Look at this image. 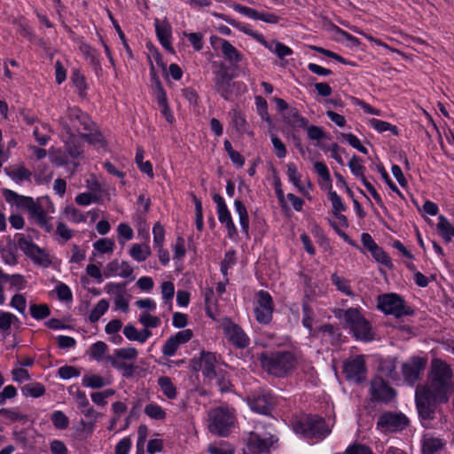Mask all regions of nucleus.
<instances>
[{"mask_svg": "<svg viewBox=\"0 0 454 454\" xmlns=\"http://www.w3.org/2000/svg\"><path fill=\"white\" fill-rule=\"evenodd\" d=\"M452 377V370L447 363L438 358L432 360L428 382L419 385L415 391L417 410L423 422L434 418L437 403L449 401L454 388Z\"/></svg>", "mask_w": 454, "mask_h": 454, "instance_id": "nucleus-1", "label": "nucleus"}, {"mask_svg": "<svg viewBox=\"0 0 454 454\" xmlns=\"http://www.w3.org/2000/svg\"><path fill=\"white\" fill-rule=\"evenodd\" d=\"M59 122L62 129L63 137L75 138L76 135L80 134L88 143L98 147L105 146L106 141L98 128L90 117L81 109L76 107L68 108L60 116Z\"/></svg>", "mask_w": 454, "mask_h": 454, "instance_id": "nucleus-2", "label": "nucleus"}, {"mask_svg": "<svg viewBox=\"0 0 454 454\" xmlns=\"http://www.w3.org/2000/svg\"><path fill=\"white\" fill-rule=\"evenodd\" d=\"M334 316L343 320L344 328L348 329L349 333L356 340L370 341L374 339V333L370 322L364 317L357 308H348L347 309L334 310Z\"/></svg>", "mask_w": 454, "mask_h": 454, "instance_id": "nucleus-3", "label": "nucleus"}, {"mask_svg": "<svg viewBox=\"0 0 454 454\" xmlns=\"http://www.w3.org/2000/svg\"><path fill=\"white\" fill-rule=\"evenodd\" d=\"M258 360L261 366L270 374L285 377L295 367V356L290 351L262 352Z\"/></svg>", "mask_w": 454, "mask_h": 454, "instance_id": "nucleus-4", "label": "nucleus"}, {"mask_svg": "<svg viewBox=\"0 0 454 454\" xmlns=\"http://www.w3.org/2000/svg\"><path fill=\"white\" fill-rule=\"evenodd\" d=\"M234 411L227 406H219L208 412V429L211 433L226 436L234 425Z\"/></svg>", "mask_w": 454, "mask_h": 454, "instance_id": "nucleus-5", "label": "nucleus"}, {"mask_svg": "<svg viewBox=\"0 0 454 454\" xmlns=\"http://www.w3.org/2000/svg\"><path fill=\"white\" fill-rule=\"evenodd\" d=\"M294 430L305 438L316 441L324 439L330 430L325 419L318 416H306L295 422Z\"/></svg>", "mask_w": 454, "mask_h": 454, "instance_id": "nucleus-6", "label": "nucleus"}, {"mask_svg": "<svg viewBox=\"0 0 454 454\" xmlns=\"http://www.w3.org/2000/svg\"><path fill=\"white\" fill-rule=\"evenodd\" d=\"M377 308L384 314L392 315L395 318L414 314V310L406 305L403 297L395 293L379 295L377 298Z\"/></svg>", "mask_w": 454, "mask_h": 454, "instance_id": "nucleus-7", "label": "nucleus"}, {"mask_svg": "<svg viewBox=\"0 0 454 454\" xmlns=\"http://www.w3.org/2000/svg\"><path fill=\"white\" fill-rule=\"evenodd\" d=\"M137 355L138 352L135 348H121L114 349L113 355L106 356V361L108 362L112 367L120 371L123 377L130 378L135 372V366L125 361L135 360Z\"/></svg>", "mask_w": 454, "mask_h": 454, "instance_id": "nucleus-8", "label": "nucleus"}, {"mask_svg": "<svg viewBox=\"0 0 454 454\" xmlns=\"http://www.w3.org/2000/svg\"><path fill=\"white\" fill-rule=\"evenodd\" d=\"M278 439L267 432H252L247 439L244 454H269Z\"/></svg>", "mask_w": 454, "mask_h": 454, "instance_id": "nucleus-9", "label": "nucleus"}, {"mask_svg": "<svg viewBox=\"0 0 454 454\" xmlns=\"http://www.w3.org/2000/svg\"><path fill=\"white\" fill-rule=\"evenodd\" d=\"M409 419L402 412L385 411L377 420V428L383 433L403 431L409 425Z\"/></svg>", "mask_w": 454, "mask_h": 454, "instance_id": "nucleus-10", "label": "nucleus"}, {"mask_svg": "<svg viewBox=\"0 0 454 454\" xmlns=\"http://www.w3.org/2000/svg\"><path fill=\"white\" fill-rule=\"evenodd\" d=\"M228 342L236 348L244 349L250 345V338L243 329L229 318H224L220 325Z\"/></svg>", "mask_w": 454, "mask_h": 454, "instance_id": "nucleus-11", "label": "nucleus"}, {"mask_svg": "<svg viewBox=\"0 0 454 454\" xmlns=\"http://www.w3.org/2000/svg\"><path fill=\"white\" fill-rule=\"evenodd\" d=\"M274 304L269 292L260 290L255 296L254 314L260 324L267 325L272 320Z\"/></svg>", "mask_w": 454, "mask_h": 454, "instance_id": "nucleus-12", "label": "nucleus"}, {"mask_svg": "<svg viewBox=\"0 0 454 454\" xmlns=\"http://www.w3.org/2000/svg\"><path fill=\"white\" fill-rule=\"evenodd\" d=\"M239 30L255 39L258 43H260L272 53L276 54L279 59H284L285 57L293 54V50L290 47L277 40L266 41L262 34L254 31L247 26L240 27Z\"/></svg>", "mask_w": 454, "mask_h": 454, "instance_id": "nucleus-13", "label": "nucleus"}, {"mask_svg": "<svg viewBox=\"0 0 454 454\" xmlns=\"http://www.w3.org/2000/svg\"><path fill=\"white\" fill-rule=\"evenodd\" d=\"M371 399L376 403H389L396 395L395 390L380 377H374L370 383Z\"/></svg>", "mask_w": 454, "mask_h": 454, "instance_id": "nucleus-14", "label": "nucleus"}, {"mask_svg": "<svg viewBox=\"0 0 454 454\" xmlns=\"http://www.w3.org/2000/svg\"><path fill=\"white\" fill-rule=\"evenodd\" d=\"M213 200L216 204L218 220L222 224H224L227 229L228 238L236 239L238 238V230L232 221L231 212L223 198L220 194L215 193L213 195Z\"/></svg>", "mask_w": 454, "mask_h": 454, "instance_id": "nucleus-15", "label": "nucleus"}, {"mask_svg": "<svg viewBox=\"0 0 454 454\" xmlns=\"http://www.w3.org/2000/svg\"><path fill=\"white\" fill-rule=\"evenodd\" d=\"M18 246L20 250L23 251L24 254L35 263L43 266H49L51 264L49 254L45 252V250L39 247L27 238H20L18 239Z\"/></svg>", "mask_w": 454, "mask_h": 454, "instance_id": "nucleus-16", "label": "nucleus"}, {"mask_svg": "<svg viewBox=\"0 0 454 454\" xmlns=\"http://www.w3.org/2000/svg\"><path fill=\"white\" fill-rule=\"evenodd\" d=\"M427 365V359L421 356H411L402 364V373L405 382L414 385Z\"/></svg>", "mask_w": 454, "mask_h": 454, "instance_id": "nucleus-17", "label": "nucleus"}, {"mask_svg": "<svg viewBox=\"0 0 454 454\" xmlns=\"http://www.w3.org/2000/svg\"><path fill=\"white\" fill-rule=\"evenodd\" d=\"M343 371L348 380L355 383L364 381L367 372L364 357L363 356H357L346 361Z\"/></svg>", "mask_w": 454, "mask_h": 454, "instance_id": "nucleus-18", "label": "nucleus"}, {"mask_svg": "<svg viewBox=\"0 0 454 454\" xmlns=\"http://www.w3.org/2000/svg\"><path fill=\"white\" fill-rule=\"evenodd\" d=\"M216 362V356L214 353L203 351L199 360L193 362V369L201 371L202 375L212 381L217 377Z\"/></svg>", "mask_w": 454, "mask_h": 454, "instance_id": "nucleus-19", "label": "nucleus"}, {"mask_svg": "<svg viewBox=\"0 0 454 454\" xmlns=\"http://www.w3.org/2000/svg\"><path fill=\"white\" fill-rule=\"evenodd\" d=\"M249 407L261 414H269L274 405V396L266 391L254 394L247 398Z\"/></svg>", "mask_w": 454, "mask_h": 454, "instance_id": "nucleus-20", "label": "nucleus"}, {"mask_svg": "<svg viewBox=\"0 0 454 454\" xmlns=\"http://www.w3.org/2000/svg\"><path fill=\"white\" fill-rule=\"evenodd\" d=\"M193 333L191 329L179 331L170 336L162 346V353L166 356H173L179 347L192 340Z\"/></svg>", "mask_w": 454, "mask_h": 454, "instance_id": "nucleus-21", "label": "nucleus"}, {"mask_svg": "<svg viewBox=\"0 0 454 454\" xmlns=\"http://www.w3.org/2000/svg\"><path fill=\"white\" fill-rule=\"evenodd\" d=\"M214 74L215 77L213 81L215 91L224 99H229L231 95L230 82L231 78L228 74L226 67L221 64L219 68L214 71Z\"/></svg>", "mask_w": 454, "mask_h": 454, "instance_id": "nucleus-22", "label": "nucleus"}, {"mask_svg": "<svg viewBox=\"0 0 454 454\" xmlns=\"http://www.w3.org/2000/svg\"><path fill=\"white\" fill-rule=\"evenodd\" d=\"M154 27L156 31V35L161 43V45L167 51L173 52V47L171 44V37H172V27L169 22L165 19L163 20H159L155 19Z\"/></svg>", "mask_w": 454, "mask_h": 454, "instance_id": "nucleus-23", "label": "nucleus"}, {"mask_svg": "<svg viewBox=\"0 0 454 454\" xmlns=\"http://www.w3.org/2000/svg\"><path fill=\"white\" fill-rule=\"evenodd\" d=\"M3 195L8 203L15 205L19 208L26 209L27 212L35 202L33 198L20 195L9 189H4Z\"/></svg>", "mask_w": 454, "mask_h": 454, "instance_id": "nucleus-24", "label": "nucleus"}, {"mask_svg": "<svg viewBox=\"0 0 454 454\" xmlns=\"http://www.w3.org/2000/svg\"><path fill=\"white\" fill-rule=\"evenodd\" d=\"M31 217L34 218L36 224L43 228L46 232L51 233L53 231V226L50 223L51 218H48L46 213L41 205L35 202L28 211Z\"/></svg>", "mask_w": 454, "mask_h": 454, "instance_id": "nucleus-25", "label": "nucleus"}, {"mask_svg": "<svg viewBox=\"0 0 454 454\" xmlns=\"http://www.w3.org/2000/svg\"><path fill=\"white\" fill-rule=\"evenodd\" d=\"M4 172L12 180L17 184H21L25 181H30L33 175L32 172L23 165L5 168Z\"/></svg>", "mask_w": 454, "mask_h": 454, "instance_id": "nucleus-26", "label": "nucleus"}, {"mask_svg": "<svg viewBox=\"0 0 454 454\" xmlns=\"http://www.w3.org/2000/svg\"><path fill=\"white\" fill-rule=\"evenodd\" d=\"M220 43L221 51L230 63L238 64L243 60V55L227 40L216 38Z\"/></svg>", "mask_w": 454, "mask_h": 454, "instance_id": "nucleus-27", "label": "nucleus"}, {"mask_svg": "<svg viewBox=\"0 0 454 454\" xmlns=\"http://www.w3.org/2000/svg\"><path fill=\"white\" fill-rule=\"evenodd\" d=\"M123 334L129 340L145 343L152 336V332L148 329L137 331L134 325L129 324L124 326Z\"/></svg>", "mask_w": 454, "mask_h": 454, "instance_id": "nucleus-28", "label": "nucleus"}, {"mask_svg": "<svg viewBox=\"0 0 454 454\" xmlns=\"http://www.w3.org/2000/svg\"><path fill=\"white\" fill-rule=\"evenodd\" d=\"M284 121L293 128H305L308 120L300 114L295 107H290L283 115Z\"/></svg>", "mask_w": 454, "mask_h": 454, "instance_id": "nucleus-29", "label": "nucleus"}, {"mask_svg": "<svg viewBox=\"0 0 454 454\" xmlns=\"http://www.w3.org/2000/svg\"><path fill=\"white\" fill-rule=\"evenodd\" d=\"M235 211L239 215V221L241 227L242 232L248 237L249 236V217L246 206L239 200L234 201Z\"/></svg>", "mask_w": 454, "mask_h": 454, "instance_id": "nucleus-30", "label": "nucleus"}, {"mask_svg": "<svg viewBox=\"0 0 454 454\" xmlns=\"http://www.w3.org/2000/svg\"><path fill=\"white\" fill-rule=\"evenodd\" d=\"M46 392L45 387L40 382H30L21 387V393L26 397L39 398Z\"/></svg>", "mask_w": 454, "mask_h": 454, "instance_id": "nucleus-31", "label": "nucleus"}, {"mask_svg": "<svg viewBox=\"0 0 454 454\" xmlns=\"http://www.w3.org/2000/svg\"><path fill=\"white\" fill-rule=\"evenodd\" d=\"M129 254L135 261L141 262L151 254V249L147 245L133 244L129 249Z\"/></svg>", "mask_w": 454, "mask_h": 454, "instance_id": "nucleus-32", "label": "nucleus"}, {"mask_svg": "<svg viewBox=\"0 0 454 454\" xmlns=\"http://www.w3.org/2000/svg\"><path fill=\"white\" fill-rule=\"evenodd\" d=\"M331 280L340 292L350 297L355 296V294L350 287L349 280L337 275L336 273L331 276Z\"/></svg>", "mask_w": 454, "mask_h": 454, "instance_id": "nucleus-33", "label": "nucleus"}, {"mask_svg": "<svg viewBox=\"0 0 454 454\" xmlns=\"http://www.w3.org/2000/svg\"><path fill=\"white\" fill-rule=\"evenodd\" d=\"M443 447L442 442L438 438L425 437L422 444V454H434Z\"/></svg>", "mask_w": 454, "mask_h": 454, "instance_id": "nucleus-34", "label": "nucleus"}, {"mask_svg": "<svg viewBox=\"0 0 454 454\" xmlns=\"http://www.w3.org/2000/svg\"><path fill=\"white\" fill-rule=\"evenodd\" d=\"M34 178L38 184L48 183L52 178V171L49 166L40 164L35 171Z\"/></svg>", "mask_w": 454, "mask_h": 454, "instance_id": "nucleus-35", "label": "nucleus"}, {"mask_svg": "<svg viewBox=\"0 0 454 454\" xmlns=\"http://www.w3.org/2000/svg\"><path fill=\"white\" fill-rule=\"evenodd\" d=\"M109 308V302L106 299H101L95 305L89 315V320L91 323H96L99 318L107 311Z\"/></svg>", "mask_w": 454, "mask_h": 454, "instance_id": "nucleus-36", "label": "nucleus"}, {"mask_svg": "<svg viewBox=\"0 0 454 454\" xmlns=\"http://www.w3.org/2000/svg\"><path fill=\"white\" fill-rule=\"evenodd\" d=\"M452 228L453 225L445 216L442 215L438 216L437 230L446 243L450 242V232Z\"/></svg>", "mask_w": 454, "mask_h": 454, "instance_id": "nucleus-37", "label": "nucleus"}, {"mask_svg": "<svg viewBox=\"0 0 454 454\" xmlns=\"http://www.w3.org/2000/svg\"><path fill=\"white\" fill-rule=\"evenodd\" d=\"M380 370L387 377H388L392 380L396 379L397 378L396 359L395 358H387V359L383 360L380 364Z\"/></svg>", "mask_w": 454, "mask_h": 454, "instance_id": "nucleus-38", "label": "nucleus"}, {"mask_svg": "<svg viewBox=\"0 0 454 454\" xmlns=\"http://www.w3.org/2000/svg\"><path fill=\"white\" fill-rule=\"evenodd\" d=\"M158 385L160 387L163 394L169 399H174L176 396V389L172 384L169 377L162 376L158 379Z\"/></svg>", "mask_w": 454, "mask_h": 454, "instance_id": "nucleus-39", "label": "nucleus"}, {"mask_svg": "<svg viewBox=\"0 0 454 454\" xmlns=\"http://www.w3.org/2000/svg\"><path fill=\"white\" fill-rule=\"evenodd\" d=\"M361 159L356 156V155H354L350 160L348 161V168H350L352 174L356 176L357 178H359L362 183L364 182V180H367L364 176V171H365V168L362 165V162H361Z\"/></svg>", "mask_w": 454, "mask_h": 454, "instance_id": "nucleus-40", "label": "nucleus"}, {"mask_svg": "<svg viewBox=\"0 0 454 454\" xmlns=\"http://www.w3.org/2000/svg\"><path fill=\"white\" fill-rule=\"evenodd\" d=\"M108 347L104 341H97L90 348V356L93 360L101 362L104 359L106 360L105 353Z\"/></svg>", "mask_w": 454, "mask_h": 454, "instance_id": "nucleus-41", "label": "nucleus"}, {"mask_svg": "<svg viewBox=\"0 0 454 454\" xmlns=\"http://www.w3.org/2000/svg\"><path fill=\"white\" fill-rule=\"evenodd\" d=\"M145 413L152 419L162 420L166 418L165 411L157 403H151L145 407Z\"/></svg>", "mask_w": 454, "mask_h": 454, "instance_id": "nucleus-42", "label": "nucleus"}, {"mask_svg": "<svg viewBox=\"0 0 454 454\" xmlns=\"http://www.w3.org/2000/svg\"><path fill=\"white\" fill-rule=\"evenodd\" d=\"M288 180L300 191L303 192L304 188L301 184V175L298 173L297 168L294 163L289 162L286 165Z\"/></svg>", "mask_w": 454, "mask_h": 454, "instance_id": "nucleus-43", "label": "nucleus"}, {"mask_svg": "<svg viewBox=\"0 0 454 454\" xmlns=\"http://www.w3.org/2000/svg\"><path fill=\"white\" fill-rule=\"evenodd\" d=\"M369 125L380 133L387 130H390L395 135L398 133L396 126H393L389 122L379 119L372 118L369 120Z\"/></svg>", "mask_w": 454, "mask_h": 454, "instance_id": "nucleus-44", "label": "nucleus"}, {"mask_svg": "<svg viewBox=\"0 0 454 454\" xmlns=\"http://www.w3.org/2000/svg\"><path fill=\"white\" fill-rule=\"evenodd\" d=\"M161 296L164 303L168 305L169 309L172 307V299L175 294V286L171 281H165L160 286Z\"/></svg>", "mask_w": 454, "mask_h": 454, "instance_id": "nucleus-45", "label": "nucleus"}, {"mask_svg": "<svg viewBox=\"0 0 454 454\" xmlns=\"http://www.w3.org/2000/svg\"><path fill=\"white\" fill-rule=\"evenodd\" d=\"M207 450L210 454H234V448L224 441L210 444Z\"/></svg>", "mask_w": 454, "mask_h": 454, "instance_id": "nucleus-46", "label": "nucleus"}, {"mask_svg": "<svg viewBox=\"0 0 454 454\" xmlns=\"http://www.w3.org/2000/svg\"><path fill=\"white\" fill-rule=\"evenodd\" d=\"M328 190V199L332 203L333 214L338 215L339 213L345 211L346 207L342 202L341 198L337 194L335 191H333L332 188Z\"/></svg>", "mask_w": 454, "mask_h": 454, "instance_id": "nucleus-47", "label": "nucleus"}, {"mask_svg": "<svg viewBox=\"0 0 454 454\" xmlns=\"http://www.w3.org/2000/svg\"><path fill=\"white\" fill-rule=\"evenodd\" d=\"M64 214L67 220L75 223H84L86 221L85 215L72 206L67 207L64 210Z\"/></svg>", "mask_w": 454, "mask_h": 454, "instance_id": "nucleus-48", "label": "nucleus"}, {"mask_svg": "<svg viewBox=\"0 0 454 454\" xmlns=\"http://www.w3.org/2000/svg\"><path fill=\"white\" fill-rule=\"evenodd\" d=\"M51 422L58 429H66L69 425V419L61 411H56L51 414Z\"/></svg>", "mask_w": 454, "mask_h": 454, "instance_id": "nucleus-49", "label": "nucleus"}, {"mask_svg": "<svg viewBox=\"0 0 454 454\" xmlns=\"http://www.w3.org/2000/svg\"><path fill=\"white\" fill-rule=\"evenodd\" d=\"M14 320H18L15 315L0 311V331L8 333Z\"/></svg>", "mask_w": 454, "mask_h": 454, "instance_id": "nucleus-50", "label": "nucleus"}, {"mask_svg": "<svg viewBox=\"0 0 454 454\" xmlns=\"http://www.w3.org/2000/svg\"><path fill=\"white\" fill-rule=\"evenodd\" d=\"M82 385L90 388H100L106 385L104 379L97 374L87 375L82 379Z\"/></svg>", "mask_w": 454, "mask_h": 454, "instance_id": "nucleus-51", "label": "nucleus"}, {"mask_svg": "<svg viewBox=\"0 0 454 454\" xmlns=\"http://www.w3.org/2000/svg\"><path fill=\"white\" fill-rule=\"evenodd\" d=\"M236 253L234 250H229L225 253L224 258L221 262V272L224 277L228 275V270L236 263Z\"/></svg>", "mask_w": 454, "mask_h": 454, "instance_id": "nucleus-52", "label": "nucleus"}, {"mask_svg": "<svg viewBox=\"0 0 454 454\" xmlns=\"http://www.w3.org/2000/svg\"><path fill=\"white\" fill-rule=\"evenodd\" d=\"M340 137L346 141L348 142L353 148L356 149L357 151H359L360 153H364V154H367L368 153V150L366 149V147H364L360 140L358 139V137L356 136H355L354 134L352 133H341L340 134Z\"/></svg>", "mask_w": 454, "mask_h": 454, "instance_id": "nucleus-53", "label": "nucleus"}, {"mask_svg": "<svg viewBox=\"0 0 454 454\" xmlns=\"http://www.w3.org/2000/svg\"><path fill=\"white\" fill-rule=\"evenodd\" d=\"M221 392H228L231 388V383L230 379L227 377V373L223 370L217 372V377L214 379Z\"/></svg>", "mask_w": 454, "mask_h": 454, "instance_id": "nucleus-54", "label": "nucleus"}, {"mask_svg": "<svg viewBox=\"0 0 454 454\" xmlns=\"http://www.w3.org/2000/svg\"><path fill=\"white\" fill-rule=\"evenodd\" d=\"M314 168L317 175L327 184L328 189H331L332 179L327 166L322 161H317L314 164Z\"/></svg>", "mask_w": 454, "mask_h": 454, "instance_id": "nucleus-55", "label": "nucleus"}, {"mask_svg": "<svg viewBox=\"0 0 454 454\" xmlns=\"http://www.w3.org/2000/svg\"><path fill=\"white\" fill-rule=\"evenodd\" d=\"M74 138H69L67 137L65 140V147L68 155L73 159H77L82 153V149L80 145L74 144Z\"/></svg>", "mask_w": 454, "mask_h": 454, "instance_id": "nucleus-56", "label": "nucleus"}, {"mask_svg": "<svg viewBox=\"0 0 454 454\" xmlns=\"http://www.w3.org/2000/svg\"><path fill=\"white\" fill-rule=\"evenodd\" d=\"M0 416L11 422L23 421L27 419V416L21 414L15 409H0Z\"/></svg>", "mask_w": 454, "mask_h": 454, "instance_id": "nucleus-57", "label": "nucleus"}, {"mask_svg": "<svg viewBox=\"0 0 454 454\" xmlns=\"http://www.w3.org/2000/svg\"><path fill=\"white\" fill-rule=\"evenodd\" d=\"M30 314L37 320L43 319L50 315V309L45 304H33L30 306Z\"/></svg>", "mask_w": 454, "mask_h": 454, "instance_id": "nucleus-58", "label": "nucleus"}, {"mask_svg": "<svg viewBox=\"0 0 454 454\" xmlns=\"http://www.w3.org/2000/svg\"><path fill=\"white\" fill-rule=\"evenodd\" d=\"M71 80L75 88L77 89L79 94L82 96L87 89L83 74H82L78 70H74L72 73Z\"/></svg>", "mask_w": 454, "mask_h": 454, "instance_id": "nucleus-59", "label": "nucleus"}, {"mask_svg": "<svg viewBox=\"0 0 454 454\" xmlns=\"http://www.w3.org/2000/svg\"><path fill=\"white\" fill-rule=\"evenodd\" d=\"M255 104H256L258 114L261 116V118L263 121H265L269 123H271V119L267 111V107H268L267 101L262 97L257 96V97H255Z\"/></svg>", "mask_w": 454, "mask_h": 454, "instance_id": "nucleus-60", "label": "nucleus"}, {"mask_svg": "<svg viewBox=\"0 0 454 454\" xmlns=\"http://www.w3.org/2000/svg\"><path fill=\"white\" fill-rule=\"evenodd\" d=\"M94 248L101 253H112L114 247V242L109 239H100L93 244Z\"/></svg>", "mask_w": 454, "mask_h": 454, "instance_id": "nucleus-61", "label": "nucleus"}, {"mask_svg": "<svg viewBox=\"0 0 454 454\" xmlns=\"http://www.w3.org/2000/svg\"><path fill=\"white\" fill-rule=\"evenodd\" d=\"M74 200L80 206H88L93 202H98L99 197L91 192H82L75 197Z\"/></svg>", "mask_w": 454, "mask_h": 454, "instance_id": "nucleus-62", "label": "nucleus"}, {"mask_svg": "<svg viewBox=\"0 0 454 454\" xmlns=\"http://www.w3.org/2000/svg\"><path fill=\"white\" fill-rule=\"evenodd\" d=\"M138 321L145 327L156 328L160 324V319L158 317L152 316L148 313H142L139 316Z\"/></svg>", "mask_w": 454, "mask_h": 454, "instance_id": "nucleus-63", "label": "nucleus"}, {"mask_svg": "<svg viewBox=\"0 0 454 454\" xmlns=\"http://www.w3.org/2000/svg\"><path fill=\"white\" fill-rule=\"evenodd\" d=\"M344 454H373L372 450L364 444H353L348 446Z\"/></svg>", "mask_w": 454, "mask_h": 454, "instance_id": "nucleus-64", "label": "nucleus"}]
</instances>
